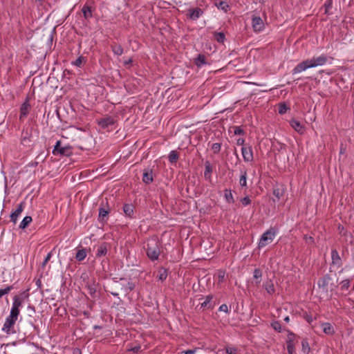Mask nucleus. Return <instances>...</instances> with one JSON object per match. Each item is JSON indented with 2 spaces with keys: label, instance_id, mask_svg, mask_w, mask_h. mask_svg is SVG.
I'll return each instance as SVG.
<instances>
[{
  "label": "nucleus",
  "instance_id": "nucleus-14",
  "mask_svg": "<svg viewBox=\"0 0 354 354\" xmlns=\"http://www.w3.org/2000/svg\"><path fill=\"white\" fill-rule=\"evenodd\" d=\"M252 27L256 32L261 31L263 28L264 24L261 17H254L252 18Z\"/></svg>",
  "mask_w": 354,
  "mask_h": 354
},
{
  "label": "nucleus",
  "instance_id": "nucleus-49",
  "mask_svg": "<svg viewBox=\"0 0 354 354\" xmlns=\"http://www.w3.org/2000/svg\"><path fill=\"white\" fill-rule=\"evenodd\" d=\"M128 351H132L134 353H138L141 351V346L140 345H136L135 346L129 348Z\"/></svg>",
  "mask_w": 354,
  "mask_h": 354
},
{
  "label": "nucleus",
  "instance_id": "nucleus-55",
  "mask_svg": "<svg viewBox=\"0 0 354 354\" xmlns=\"http://www.w3.org/2000/svg\"><path fill=\"white\" fill-rule=\"evenodd\" d=\"M220 311H223L225 313H228V307L226 304H222L218 309Z\"/></svg>",
  "mask_w": 354,
  "mask_h": 354
},
{
  "label": "nucleus",
  "instance_id": "nucleus-32",
  "mask_svg": "<svg viewBox=\"0 0 354 354\" xmlns=\"http://www.w3.org/2000/svg\"><path fill=\"white\" fill-rule=\"evenodd\" d=\"M32 218L31 216H25L19 225V228L22 230L25 229L32 222Z\"/></svg>",
  "mask_w": 354,
  "mask_h": 354
},
{
  "label": "nucleus",
  "instance_id": "nucleus-22",
  "mask_svg": "<svg viewBox=\"0 0 354 354\" xmlns=\"http://www.w3.org/2000/svg\"><path fill=\"white\" fill-rule=\"evenodd\" d=\"M30 141V134L28 131H23L21 133V143L23 145L27 146L29 145Z\"/></svg>",
  "mask_w": 354,
  "mask_h": 354
},
{
  "label": "nucleus",
  "instance_id": "nucleus-64",
  "mask_svg": "<svg viewBox=\"0 0 354 354\" xmlns=\"http://www.w3.org/2000/svg\"><path fill=\"white\" fill-rule=\"evenodd\" d=\"M227 353H228L229 354H235V350H230V351H229L228 349H227Z\"/></svg>",
  "mask_w": 354,
  "mask_h": 354
},
{
  "label": "nucleus",
  "instance_id": "nucleus-18",
  "mask_svg": "<svg viewBox=\"0 0 354 354\" xmlns=\"http://www.w3.org/2000/svg\"><path fill=\"white\" fill-rule=\"evenodd\" d=\"M108 250V244L105 242L100 244L96 251V257H101L105 256Z\"/></svg>",
  "mask_w": 354,
  "mask_h": 354
},
{
  "label": "nucleus",
  "instance_id": "nucleus-36",
  "mask_svg": "<svg viewBox=\"0 0 354 354\" xmlns=\"http://www.w3.org/2000/svg\"><path fill=\"white\" fill-rule=\"evenodd\" d=\"M301 346H302V351L304 353L308 354L310 351V348L308 342L306 339H304L301 341Z\"/></svg>",
  "mask_w": 354,
  "mask_h": 354
},
{
  "label": "nucleus",
  "instance_id": "nucleus-24",
  "mask_svg": "<svg viewBox=\"0 0 354 354\" xmlns=\"http://www.w3.org/2000/svg\"><path fill=\"white\" fill-rule=\"evenodd\" d=\"M263 287L265 288L267 292L269 293L270 295H272L275 292V288L272 280L266 281L263 284Z\"/></svg>",
  "mask_w": 354,
  "mask_h": 354
},
{
  "label": "nucleus",
  "instance_id": "nucleus-56",
  "mask_svg": "<svg viewBox=\"0 0 354 354\" xmlns=\"http://www.w3.org/2000/svg\"><path fill=\"white\" fill-rule=\"evenodd\" d=\"M304 239L307 243H314V239L312 236H308L305 235Z\"/></svg>",
  "mask_w": 354,
  "mask_h": 354
},
{
  "label": "nucleus",
  "instance_id": "nucleus-39",
  "mask_svg": "<svg viewBox=\"0 0 354 354\" xmlns=\"http://www.w3.org/2000/svg\"><path fill=\"white\" fill-rule=\"evenodd\" d=\"M289 109V107L286 105V103H280L279 104V113L283 115L286 113V111Z\"/></svg>",
  "mask_w": 354,
  "mask_h": 354
},
{
  "label": "nucleus",
  "instance_id": "nucleus-20",
  "mask_svg": "<svg viewBox=\"0 0 354 354\" xmlns=\"http://www.w3.org/2000/svg\"><path fill=\"white\" fill-rule=\"evenodd\" d=\"M323 332L326 335H333L335 333L333 326L328 322L322 324Z\"/></svg>",
  "mask_w": 354,
  "mask_h": 354
},
{
  "label": "nucleus",
  "instance_id": "nucleus-3",
  "mask_svg": "<svg viewBox=\"0 0 354 354\" xmlns=\"http://www.w3.org/2000/svg\"><path fill=\"white\" fill-rule=\"evenodd\" d=\"M61 143L60 140L57 141L52 151L53 154L54 156H71L73 154V147L70 145L62 147Z\"/></svg>",
  "mask_w": 354,
  "mask_h": 354
},
{
  "label": "nucleus",
  "instance_id": "nucleus-31",
  "mask_svg": "<svg viewBox=\"0 0 354 354\" xmlns=\"http://www.w3.org/2000/svg\"><path fill=\"white\" fill-rule=\"evenodd\" d=\"M262 277V271L259 268H256L254 270V278L256 280V286H259L261 283V279Z\"/></svg>",
  "mask_w": 354,
  "mask_h": 354
},
{
  "label": "nucleus",
  "instance_id": "nucleus-34",
  "mask_svg": "<svg viewBox=\"0 0 354 354\" xmlns=\"http://www.w3.org/2000/svg\"><path fill=\"white\" fill-rule=\"evenodd\" d=\"M86 257V252L85 249L79 250L77 253L75 258L77 261H83Z\"/></svg>",
  "mask_w": 354,
  "mask_h": 354
},
{
  "label": "nucleus",
  "instance_id": "nucleus-27",
  "mask_svg": "<svg viewBox=\"0 0 354 354\" xmlns=\"http://www.w3.org/2000/svg\"><path fill=\"white\" fill-rule=\"evenodd\" d=\"M295 342H297V335L291 331H288V339L286 341L287 345H295Z\"/></svg>",
  "mask_w": 354,
  "mask_h": 354
},
{
  "label": "nucleus",
  "instance_id": "nucleus-57",
  "mask_svg": "<svg viewBox=\"0 0 354 354\" xmlns=\"http://www.w3.org/2000/svg\"><path fill=\"white\" fill-rule=\"evenodd\" d=\"M304 318L307 321V322H308L309 324L312 323V322L313 321V318L312 315H310L308 314H306L304 316Z\"/></svg>",
  "mask_w": 354,
  "mask_h": 354
},
{
  "label": "nucleus",
  "instance_id": "nucleus-15",
  "mask_svg": "<svg viewBox=\"0 0 354 354\" xmlns=\"http://www.w3.org/2000/svg\"><path fill=\"white\" fill-rule=\"evenodd\" d=\"M194 63L199 68L208 64L207 62V57L203 54H198V56L194 59Z\"/></svg>",
  "mask_w": 354,
  "mask_h": 354
},
{
  "label": "nucleus",
  "instance_id": "nucleus-11",
  "mask_svg": "<svg viewBox=\"0 0 354 354\" xmlns=\"http://www.w3.org/2000/svg\"><path fill=\"white\" fill-rule=\"evenodd\" d=\"M24 203L21 202L19 203L17 207V209L11 213L10 214V221L13 222L15 224L17 221L18 216L21 214L24 207Z\"/></svg>",
  "mask_w": 354,
  "mask_h": 354
},
{
  "label": "nucleus",
  "instance_id": "nucleus-47",
  "mask_svg": "<svg viewBox=\"0 0 354 354\" xmlns=\"http://www.w3.org/2000/svg\"><path fill=\"white\" fill-rule=\"evenodd\" d=\"M272 327L274 328V330L277 332H281V325L279 322L274 321L271 324Z\"/></svg>",
  "mask_w": 354,
  "mask_h": 354
},
{
  "label": "nucleus",
  "instance_id": "nucleus-12",
  "mask_svg": "<svg viewBox=\"0 0 354 354\" xmlns=\"http://www.w3.org/2000/svg\"><path fill=\"white\" fill-rule=\"evenodd\" d=\"M109 209L104 208V207H100L99 208V215H98V221L101 223H105L108 221V216L109 214Z\"/></svg>",
  "mask_w": 354,
  "mask_h": 354
},
{
  "label": "nucleus",
  "instance_id": "nucleus-10",
  "mask_svg": "<svg viewBox=\"0 0 354 354\" xmlns=\"http://www.w3.org/2000/svg\"><path fill=\"white\" fill-rule=\"evenodd\" d=\"M332 265L339 268L342 266V259L336 249L331 251Z\"/></svg>",
  "mask_w": 354,
  "mask_h": 354
},
{
  "label": "nucleus",
  "instance_id": "nucleus-54",
  "mask_svg": "<svg viewBox=\"0 0 354 354\" xmlns=\"http://www.w3.org/2000/svg\"><path fill=\"white\" fill-rule=\"evenodd\" d=\"M287 351L288 354H294L295 351V345H287Z\"/></svg>",
  "mask_w": 354,
  "mask_h": 354
},
{
  "label": "nucleus",
  "instance_id": "nucleus-16",
  "mask_svg": "<svg viewBox=\"0 0 354 354\" xmlns=\"http://www.w3.org/2000/svg\"><path fill=\"white\" fill-rule=\"evenodd\" d=\"M123 212L126 216L130 218H134V206L132 204H124Z\"/></svg>",
  "mask_w": 354,
  "mask_h": 354
},
{
  "label": "nucleus",
  "instance_id": "nucleus-5",
  "mask_svg": "<svg viewBox=\"0 0 354 354\" xmlns=\"http://www.w3.org/2000/svg\"><path fill=\"white\" fill-rule=\"evenodd\" d=\"M116 121L114 117L106 115L103 118L97 119V123L102 129L109 130V127L114 125Z\"/></svg>",
  "mask_w": 354,
  "mask_h": 354
},
{
  "label": "nucleus",
  "instance_id": "nucleus-45",
  "mask_svg": "<svg viewBox=\"0 0 354 354\" xmlns=\"http://www.w3.org/2000/svg\"><path fill=\"white\" fill-rule=\"evenodd\" d=\"M13 289L12 286H7L6 288L0 289V299L5 295L9 293Z\"/></svg>",
  "mask_w": 354,
  "mask_h": 354
},
{
  "label": "nucleus",
  "instance_id": "nucleus-13",
  "mask_svg": "<svg viewBox=\"0 0 354 354\" xmlns=\"http://www.w3.org/2000/svg\"><path fill=\"white\" fill-rule=\"evenodd\" d=\"M97 286L96 281L95 279H92L86 283V287L88 290L89 295L93 297H96V292H97Z\"/></svg>",
  "mask_w": 354,
  "mask_h": 354
},
{
  "label": "nucleus",
  "instance_id": "nucleus-23",
  "mask_svg": "<svg viewBox=\"0 0 354 354\" xmlns=\"http://www.w3.org/2000/svg\"><path fill=\"white\" fill-rule=\"evenodd\" d=\"M330 277L328 274H326L318 280L317 285L319 288H326L328 284Z\"/></svg>",
  "mask_w": 354,
  "mask_h": 354
},
{
  "label": "nucleus",
  "instance_id": "nucleus-29",
  "mask_svg": "<svg viewBox=\"0 0 354 354\" xmlns=\"http://www.w3.org/2000/svg\"><path fill=\"white\" fill-rule=\"evenodd\" d=\"M224 197L226 201L229 203H234V199L232 194V191L230 189H225L224 190Z\"/></svg>",
  "mask_w": 354,
  "mask_h": 354
},
{
  "label": "nucleus",
  "instance_id": "nucleus-37",
  "mask_svg": "<svg viewBox=\"0 0 354 354\" xmlns=\"http://www.w3.org/2000/svg\"><path fill=\"white\" fill-rule=\"evenodd\" d=\"M179 156L176 151H171L169 154V160L171 163H175L178 160Z\"/></svg>",
  "mask_w": 354,
  "mask_h": 354
},
{
  "label": "nucleus",
  "instance_id": "nucleus-21",
  "mask_svg": "<svg viewBox=\"0 0 354 354\" xmlns=\"http://www.w3.org/2000/svg\"><path fill=\"white\" fill-rule=\"evenodd\" d=\"M212 172V166L211 165L209 161L207 160L205 162V171H204V177L206 180L210 179Z\"/></svg>",
  "mask_w": 354,
  "mask_h": 354
},
{
  "label": "nucleus",
  "instance_id": "nucleus-8",
  "mask_svg": "<svg viewBox=\"0 0 354 354\" xmlns=\"http://www.w3.org/2000/svg\"><path fill=\"white\" fill-rule=\"evenodd\" d=\"M203 10L200 8H190L187 10V16L190 19L196 21L203 15Z\"/></svg>",
  "mask_w": 354,
  "mask_h": 354
},
{
  "label": "nucleus",
  "instance_id": "nucleus-17",
  "mask_svg": "<svg viewBox=\"0 0 354 354\" xmlns=\"http://www.w3.org/2000/svg\"><path fill=\"white\" fill-rule=\"evenodd\" d=\"M290 126L300 134H303L304 132V127L301 122L297 120H292L290 122Z\"/></svg>",
  "mask_w": 354,
  "mask_h": 354
},
{
  "label": "nucleus",
  "instance_id": "nucleus-35",
  "mask_svg": "<svg viewBox=\"0 0 354 354\" xmlns=\"http://www.w3.org/2000/svg\"><path fill=\"white\" fill-rule=\"evenodd\" d=\"M215 4H216V7L218 9H221V10H223L225 12H227V10H228V9L230 8V6L227 4V3L225 2V1H221L218 3H216Z\"/></svg>",
  "mask_w": 354,
  "mask_h": 354
},
{
  "label": "nucleus",
  "instance_id": "nucleus-1",
  "mask_svg": "<svg viewBox=\"0 0 354 354\" xmlns=\"http://www.w3.org/2000/svg\"><path fill=\"white\" fill-rule=\"evenodd\" d=\"M330 57L326 55L322 54L317 57H313L298 64L292 70V74L304 71L310 68L322 66L325 65Z\"/></svg>",
  "mask_w": 354,
  "mask_h": 354
},
{
  "label": "nucleus",
  "instance_id": "nucleus-19",
  "mask_svg": "<svg viewBox=\"0 0 354 354\" xmlns=\"http://www.w3.org/2000/svg\"><path fill=\"white\" fill-rule=\"evenodd\" d=\"M152 171L146 169L144 171L142 180L145 184H149L153 181Z\"/></svg>",
  "mask_w": 354,
  "mask_h": 354
},
{
  "label": "nucleus",
  "instance_id": "nucleus-26",
  "mask_svg": "<svg viewBox=\"0 0 354 354\" xmlns=\"http://www.w3.org/2000/svg\"><path fill=\"white\" fill-rule=\"evenodd\" d=\"M111 48L113 53L116 55H121L124 52L122 46L120 44H117L116 43L111 44Z\"/></svg>",
  "mask_w": 354,
  "mask_h": 354
},
{
  "label": "nucleus",
  "instance_id": "nucleus-7",
  "mask_svg": "<svg viewBox=\"0 0 354 354\" xmlns=\"http://www.w3.org/2000/svg\"><path fill=\"white\" fill-rule=\"evenodd\" d=\"M30 109V97H26L25 102L21 105L19 120L26 118Z\"/></svg>",
  "mask_w": 354,
  "mask_h": 354
},
{
  "label": "nucleus",
  "instance_id": "nucleus-48",
  "mask_svg": "<svg viewBox=\"0 0 354 354\" xmlns=\"http://www.w3.org/2000/svg\"><path fill=\"white\" fill-rule=\"evenodd\" d=\"M241 202L243 206H247L249 205L252 201L250 199V198L248 196H246L241 199Z\"/></svg>",
  "mask_w": 354,
  "mask_h": 354
},
{
  "label": "nucleus",
  "instance_id": "nucleus-43",
  "mask_svg": "<svg viewBox=\"0 0 354 354\" xmlns=\"http://www.w3.org/2000/svg\"><path fill=\"white\" fill-rule=\"evenodd\" d=\"M20 314V309L18 308L12 307L10 313V315L14 318L18 319Z\"/></svg>",
  "mask_w": 354,
  "mask_h": 354
},
{
  "label": "nucleus",
  "instance_id": "nucleus-2",
  "mask_svg": "<svg viewBox=\"0 0 354 354\" xmlns=\"http://www.w3.org/2000/svg\"><path fill=\"white\" fill-rule=\"evenodd\" d=\"M148 258L153 261L158 259L160 254V249L158 241L152 239L147 241L146 246H144Z\"/></svg>",
  "mask_w": 354,
  "mask_h": 354
},
{
  "label": "nucleus",
  "instance_id": "nucleus-40",
  "mask_svg": "<svg viewBox=\"0 0 354 354\" xmlns=\"http://www.w3.org/2000/svg\"><path fill=\"white\" fill-rule=\"evenodd\" d=\"M283 189L281 188H275L273 190V194L278 200L281 198V197L283 195Z\"/></svg>",
  "mask_w": 354,
  "mask_h": 354
},
{
  "label": "nucleus",
  "instance_id": "nucleus-44",
  "mask_svg": "<svg viewBox=\"0 0 354 354\" xmlns=\"http://www.w3.org/2000/svg\"><path fill=\"white\" fill-rule=\"evenodd\" d=\"M350 280L349 279H344L343 280L341 283H340V285H341V289L342 290H347L348 289V288L350 287Z\"/></svg>",
  "mask_w": 354,
  "mask_h": 354
},
{
  "label": "nucleus",
  "instance_id": "nucleus-9",
  "mask_svg": "<svg viewBox=\"0 0 354 354\" xmlns=\"http://www.w3.org/2000/svg\"><path fill=\"white\" fill-rule=\"evenodd\" d=\"M241 151L244 161L251 162L253 160V152L252 147H243L241 148Z\"/></svg>",
  "mask_w": 354,
  "mask_h": 354
},
{
  "label": "nucleus",
  "instance_id": "nucleus-58",
  "mask_svg": "<svg viewBox=\"0 0 354 354\" xmlns=\"http://www.w3.org/2000/svg\"><path fill=\"white\" fill-rule=\"evenodd\" d=\"M197 348L194 349H188L185 351H183L184 354H194L196 351Z\"/></svg>",
  "mask_w": 354,
  "mask_h": 354
},
{
  "label": "nucleus",
  "instance_id": "nucleus-62",
  "mask_svg": "<svg viewBox=\"0 0 354 354\" xmlns=\"http://www.w3.org/2000/svg\"><path fill=\"white\" fill-rule=\"evenodd\" d=\"M134 288V286L132 283H128V290H132Z\"/></svg>",
  "mask_w": 354,
  "mask_h": 354
},
{
  "label": "nucleus",
  "instance_id": "nucleus-53",
  "mask_svg": "<svg viewBox=\"0 0 354 354\" xmlns=\"http://www.w3.org/2000/svg\"><path fill=\"white\" fill-rule=\"evenodd\" d=\"M225 271L218 270V281H220V282L223 281L225 279Z\"/></svg>",
  "mask_w": 354,
  "mask_h": 354
},
{
  "label": "nucleus",
  "instance_id": "nucleus-30",
  "mask_svg": "<svg viewBox=\"0 0 354 354\" xmlns=\"http://www.w3.org/2000/svg\"><path fill=\"white\" fill-rule=\"evenodd\" d=\"M22 302H23L22 297L18 296V295H15L13 297V302H12V307L18 308L20 309V308L22 306Z\"/></svg>",
  "mask_w": 354,
  "mask_h": 354
},
{
  "label": "nucleus",
  "instance_id": "nucleus-63",
  "mask_svg": "<svg viewBox=\"0 0 354 354\" xmlns=\"http://www.w3.org/2000/svg\"><path fill=\"white\" fill-rule=\"evenodd\" d=\"M132 62H133L132 59H128L127 61H126V62H124V64H125V65L131 64Z\"/></svg>",
  "mask_w": 354,
  "mask_h": 354
},
{
  "label": "nucleus",
  "instance_id": "nucleus-28",
  "mask_svg": "<svg viewBox=\"0 0 354 354\" xmlns=\"http://www.w3.org/2000/svg\"><path fill=\"white\" fill-rule=\"evenodd\" d=\"M247 170H241V176L239 180L240 185L242 187H247Z\"/></svg>",
  "mask_w": 354,
  "mask_h": 354
},
{
  "label": "nucleus",
  "instance_id": "nucleus-38",
  "mask_svg": "<svg viewBox=\"0 0 354 354\" xmlns=\"http://www.w3.org/2000/svg\"><path fill=\"white\" fill-rule=\"evenodd\" d=\"M86 62L84 57L80 56L75 61L72 62V64L77 67H82V64Z\"/></svg>",
  "mask_w": 354,
  "mask_h": 354
},
{
  "label": "nucleus",
  "instance_id": "nucleus-33",
  "mask_svg": "<svg viewBox=\"0 0 354 354\" xmlns=\"http://www.w3.org/2000/svg\"><path fill=\"white\" fill-rule=\"evenodd\" d=\"M214 38L218 42V43H221V44H223L224 43V41L225 39V35L223 32H214Z\"/></svg>",
  "mask_w": 354,
  "mask_h": 354
},
{
  "label": "nucleus",
  "instance_id": "nucleus-61",
  "mask_svg": "<svg viewBox=\"0 0 354 354\" xmlns=\"http://www.w3.org/2000/svg\"><path fill=\"white\" fill-rule=\"evenodd\" d=\"M244 139L243 138H239L236 141L237 145H244Z\"/></svg>",
  "mask_w": 354,
  "mask_h": 354
},
{
  "label": "nucleus",
  "instance_id": "nucleus-4",
  "mask_svg": "<svg viewBox=\"0 0 354 354\" xmlns=\"http://www.w3.org/2000/svg\"><path fill=\"white\" fill-rule=\"evenodd\" d=\"M275 234L276 230L273 227H270L261 236L258 244L259 248H263L271 243L273 241Z\"/></svg>",
  "mask_w": 354,
  "mask_h": 354
},
{
  "label": "nucleus",
  "instance_id": "nucleus-50",
  "mask_svg": "<svg viewBox=\"0 0 354 354\" xmlns=\"http://www.w3.org/2000/svg\"><path fill=\"white\" fill-rule=\"evenodd\" d=\"M234 129L235 135H243L245 133L244 130L241 127H234Z\"/></svg>",
  "mask_w": 354,
  "mask_h": 354
},
{
  "label": "nucleus",
  "instance_id": "nucleus-25",
  "mask_svg": "<svg viewBox=\"0 0 354 354\" xmlns=\"http://www.w3.org/2000/svg\"><path fill=\"white\" fill-rule=\"evenodd\" d=\"M212 299L213 296L212 295L206 296L205 301L203 303H201V307L212 308L214 307V305L212 304Z\"/></svg>",
  "mask_w": 354,
  "mask_h": 354
},
{
  "label": "nucleus",
  "instance_id": "nucleus-6",
  "mask_svg": "<svg viewBox=\"0 0 354 354\" xmlns=\"http://www.w3.org/2000/svg\"><path fill=\"white\" fill-rule=\"evenodd\" d=\"M17 320V319L9 315L6 319L2 330L8 335L15 333V324Z\"/></svg>",
  "mask_w": 354,
  "mask_h": 354
},
{
  "label": "nucleus",
  "instance_id": "nucleus-51",
  "mask_svg": "<svg viewBox=\"0 0 354 354\" xmlns=\"http://www.w3.org/2000/svg\"><path fill=\"white\" fill-rule=\"evenodd\" d=\"M52 257V252H49L48 253L47 256L46 257V258L44 259L42 264H41V267L44 268L46 265L47 264V263L50 261V258Z\"/></svg>",
  "mask_w": 354,
  "mask_h": 354
},
{
  "label": "nucleus",
  "instance_id": "nucleus-59",
  "mask_svg": "<svg viewBox=\"0 0 354 354\" xmlns=\"http://www.w3.org/2000/svg\"><path fill=\"white\" fill-rule=\"evenodd\" d=\"M28 290L23 291L20 295H18V296H21L23 298V300L28 298L29 296V294L27 292Z\"/></svg>",
  "mask_w": 354,
  "mask_h": 354
},
{
  "label": "nucleus",
  "instance_id": "nucleus-46",
  "mask_svg": "<svg viewBox=\"0 0 354 354\" xmlns=\"http://www.w3.org/2000/svg\"><path fill=\"white\" fill-rule=\"evenodd\" d=\"M221 143L216 142L212 145V149L213 150L214 153H218L221 151Z\"/></svg>",
  "mask_w": 354,
  "mask_h": 354
},
{
  "label": "nucleus",
  "instance_id": "nucleus-42",
  "mask_svg": "<svg viewBox=\"0 0 354 354\" xmlns=\"http://www.w3.org/2000/svg\"><path fill=\"white\" fill-rule=\"evenodd\" d=\"M167 270L165 269V268H161L159 270V275H158L159 280L164 281V280H165L167 279Z\"/></svg>",
  "mask_w": 354,
  "mask_h": 354
},
{
  "label": "nucleus",
  "instance_id": "nucleus-52",
  "mask_svg": "<svg viewBox=\"0 0 354 354\" xmlns=\"http://www.w3.org/2000/svg\"><path fill=\"white\" fill-rule=\"evenodd\" d=\"M325 7V12L327 13L330 8H332V1L331 0H327L324 3Z\"/></svg>",
  "mask_w": 354,
  "mask_h": 354
},
{
  "label": "nucleus",
  "instance_id": "nucleus-41",
  "mask_svg": "<svg viewBox=\"0 0 354 354\" xmlns=\"http://www.w3.org/2000/svg\"><path fill=\"white\" fill-rule=\"evenodd\" d=\"M82 12L85 18H89L92 17L91 10L88 6H84L82 8Z\"/></svg>",
  "mask_w": 354,
  "mask_h": 354
},
{
  "label": "nucleus",
  "instance_id": "nucleus-60",
  "mask_svg": "<svg viewBox=\"0 0 354 354\" xmlns=\"http://www.w3.org/2000/svg\"><path fill=\"white\" fill-rule=\"evenodd\" d=\"M28 309L30 310V313L31 314H35V307H34L33 306H32V305H30H30L28 306Z\"/></svg>",
  "mask_w": 354,
  "mask_h": 354
}]
</instances>
